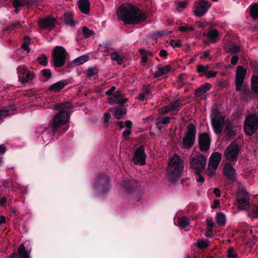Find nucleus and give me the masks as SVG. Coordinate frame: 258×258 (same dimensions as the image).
<instances>
[{
	"label": "nucleus",
	"mask_w": 258,
	"mask_h": 258,
	"mask_svg": "<svg viewBox=\"0 0 258 258\" xmlns=\"http://www.w3.org/2000/svg\"><path fill=\"white\" fill-rule=\"evenodd\" d=\"M115 90V87L113 86L109 90L107 91L105 93V94L107 95H111L112 94L113 92Z\"/></svg>",
	"instance_id": "13d9d810"
},
{
	"label": "nucleus",
	"mask_w": 258,
	"mask_h": 258,
	"mask_svg": "<svg viewBox=\"0 0 258 258\" xmlns=\"http://www.w3.org/2000/svg\"><path fill=\"white\" fill-rule=\"evenodd\" d=\"M110 57L111 59L113 61H115L118 64H120L122 63L123 57L117 52H113L111 54Z\"/></svg>",
	"instance_id": "c756f323"
},
{
	"label": "nucleus",
	"mask_w": 258,
	"mask_h": 258,
	"mask_svg": "<svg viewBox=\"0 0 258 258\" xmlns=\"http://www.w3.org/2000/svg\"><path fill=\"white\" fill-rule=\"evenodd\" d=\"M37 60L39 64L42 66H45L47 64V57L44 54H42L40 56L38 57L37 58Z\"/></svg>",
	"instance_id": "49530a36"
},
{
	"label": "nucleus",
	"mask_w": 258,
	"mask_h": 258,
	"mask_svg": "<svg viewBox=\"0 0 258 258\" xmlns=\"http://www.w3.org/2000/svg\"><path fill=\"white\" fill-rule=\"evenodd\" d=\"M131 133V131L130 129L125 130L123 131L122 134L124 137H128Z\"/></svg>",
	"instance_id": "680f3d73"
},
{
	"label": "nucleus",
	"mask_w": 258,
	"mask_h": 258,
	"mask_svg": "<svg viewBox=\"0 0 258 258\" xmlns=\"http://www.w3.org/2000/svg\"><path fill=\"white\" fill-rule=\"evenodd\" d=\"M98 73L97 68L95 67H91L88 69L86 71V76L88 77H92Z\"/></svg>",
	"instance_id": "4c0bfd02"
},
{
	"label": "nucleus",
	"mask_w": 258,
	"mask_h": 258,
	"mask_svg": "<svg viewBox=\"0 0 258 258\" xmlns=\"http://www.w3.org/2000/svg\"><path fill=\"white\" fill-rule=\"evenodd\" d=\"M187 5V3L186 2H178V6L179 8H185Z\"/></svg>",
	"instance_id": "0e129e2a"
},
{
	"label": "nucleus",
	"mask_w": 258,
	"mask_h": 258,
	"mask_svg": "<svg viewBox=\"0 0 258 258\" xmlns=\"http://www.w3.org/2000/svg\"><path fill=\"white\" fill-rule=\"evenodd\" d=\"M72 106V104L70 102H66L64 103H59L54 107L55 109H64L70 108Z\"/></svg>",
	"instance_id": "c9c22d12"
},
{
	"label": "nucleus",
	"mask_w": 258,
	"mask_h": 258,
	"mask_svg": "<svg viewBox=\"0 0 258 258\" xmlns=\"http://www.w3.org/2000/svg\"><path fill=\"white\" fill-rule=\"evenodd\" d=\"M252 211V216L255 218H258V206L255 207Z\"/></svg>",
	"instance_id": "6e6d98bb"
},
{
	"label": "nucleus",
	"mask_w": 258,
	"mask_h": 258,
	"mask_svg": "<svg viewBox=\"0 0 258 258\" xmlns=\"http://www.w3.org/2000/svg\"><path fill=\"white\" fill-rule=\"evenodd\" d=\"M184 137L182 140V145L184 148L189 149L191 148L195 141L196 137V127L192 123H189L186 128Z\"/></svg>",
	"instance_id": "0eeeda50"
},
{
	"label": "nucleus",
	"mask_w": 258,
	"mask_h": 258,
	"mask_svg": "<svg viewBox=\"0 0 258 258\" xmlns=\"http://www.w3.org/2000/svg\"><path fill=\"white\" fill-rule=\"evenodd\" d=\"M251 88L258 95V76L254 75L251 78Z\"/></svg>",
	"instance_id": "7c9ffc66"
},
{
	"label": "nucleus",
	"mask_w": 258,
	"mask_h": 258,
	"mask_svg": "<svg viewBox=\"0 0 258 258\" xmlns=\"http://www.w3.org/2000/svg\"><path fill=\"white\" fill-rule=\"evenodd\" d=\"M206 223H207V227L208 228H210V229H212L213 227H214V223L213 222V220L211 218H207L206 219Z\"/></svg>",
	"instance_id": "603ef678"
},
{
	"label": "nucleus",
	"mask_w": 258,
	"mask_h": 258,
	"mask_svg": "<svg viewBox=\"0 0 258 258\" xmlns=\"http://www.w3.org/2000/svg\"><path fill=\"white\" fill-rule=\"evenodd\" d=\"M104 121L107 123L109 121V120L110 118V114L109 113H105L104 115Z\"/></svg>",
	"instance_id": "e2e57ef3"
},
{
	"label": "nucleus",
	"mask_w": 258,
	"mask_h": 258,
	"mask_svg": "<svg viewBox=\"0 0 258 258\" xmlns=\"http://www.w3.org/2000/svg\"><path fill=\"white\" fill-rule=\"evenodd\" d=\"M238 60V56L236 55H234L231 58V63L233 65H235L237 63Z\"/></svg>",
	"instance_id": "5fc2aeb1"
},
{
	"label": "nucleus",
	"mask_w": 258,
	"mask_h": 258,
	"mask_svg": "<svg viewBox=\"0 0 258 258\" xmlns=\"http://www.w3.org/2000/svg\"><path fill=\"white\" fill-rule=\"evenodd\" d=\"M89 60V56L83 55L74 59L73 62L76 66L82 64Z\"/></svg>",
	"instance_id": "2f4dec72"
},
{
	"label": "nucleus",
	"mask_w": 258,
	"mask_h": 258,
	"mask_svg": "<svg viewBox=\"0 0 258 258\" xmlns=\"http://www.w3.org/2000/svg\"><path fill=\"white\" fill-rule=\"evenodd\" d=\"M170 44L173 48L180 47L181 46L180 41L179 40H171L170 41Z\"/></svg>",
	"instance_id": "de8ad7c7"
},
{
	"label": "nucleus",
	"mask_w": 258,
	"mask_h": 258,
	"mask_svg": "<svg viewBox=\"0 0 258 258\" xmlns=\"http://www.w3.org/2000/svg\"><path fill=\"white\" fill-rule=\"evenodd\" d=\"M186 78L187 76L185 74H181L179 77V80L181 83L184 84L186 83L185 81Z\"/></svg>",
	"instance_id": "864d4df0"
},
{
	"label": "nucleus",
	"mask_w": 258,
	"mask_h": 258,
	"mask_svg": "<svg viewBox=\"0 0 258 258\" xmlns=\"http://www.w3.org/2000/svg\"><path fill=\"white\" fill-rule=\"evenodd\" d=\"M6 150V147L4 145H0V154H4Z\"/></svg>",
	"instance_id": "052dcab7"
},
{
	"label": "nucleus",
	"mask_w": 258,
	"mask_h": 258,
	"mask_svg": "<svg viewBox=\"0 0 258 258\" xmlns=\"http://www.w3.org/2000/svg\"><path fill=\"white\" fill-rule=\"evenodd\" d=\"M238 207L240 210H248L250 208L249 198L244 189L239 190L236 195Z\"/></svg>",
	"instance_id": "9d476101"
},
{
	"label": "nucleus",
	"mask_w": 258,
	"mask_h": 258,
	"mask_svg": "<svg viewBox=\"0 0 258 258\" xmlns=\"http://www.w3.org/2000/svg\"><path fill=\"white\" fill-rule=\"evenodd\" d=\"M250 14L251 16L253 19H256L258 18V5H253L250 9Z\"/></svg>",
	"instance_id": "58836bf2"
},
{
	"label": "nucleus",
	"mask_w": 258,
	"mask_h": 258,
	"mask_svg": "<svg viewBox=\"0 0 258 258\" xmlns=\"http://www.w3.org/2000/svg\"><path fill=\"white\" fill-rule=\"evenodd\" d=\"M19 81L23 84L26 83L33 80L35 78L34 73L27 71L24 66H19L17 68Z\"/></svg>",
	"instance_id": "ddd939ff"
},
{
	"label": "nucleus",
	"mask_w": 258,
	"mask_h": 258,
	"mask_svg": "<svg viewBox=\"0 0 258 258\" xmlns=\"http://www.w3.org/2000/svg\"><path fill=\"white\" fill-rule=\"evenodd\" d=\"M66 84L65 81H60L50 86L49 90L55 92H59L64 87Z\"/></svg>",
	"instance_id": "4be33fe9"
},
{
	"label": "nucleus",
	"mask_w": 258,
	"mask_h": 258,
	"mask_svg": "<svg viewBox=\"0 0 258 258\" xmlns=\"http://www.w3.org/2000/svg\"><path fill=\"white\" fill-rule=\"evenodd\" d=\"M236 255L233 253V250L232 249H229L228 250V258H235Z\"/></svg>",
	"instance_id": "4d7b16f0"
},
{
	"label": "nucleus",
	"mask_w": 258,
	"mask_h": 258,
	"mask_svg": "<svg viewBox=\"0 0 258 258\" xmlns=\"http://www.w3.org/2000/svg\"><path fill=\"white\" fill-rule=\"evenodd\" d=\"M28 3L27 0H13V5L15 8L23 7Z\"/></svg>",
	"instance_id": "ea45409f"
},
{
	"label": "nucleus",
	"mask_w": 258,
	"mask_h": 258,
	"mask_svg": "<svg viewBox=\"0 0 258 258\" xmlns=\"http://www.w3.org/2000/svg\"><path fill=\"white\" fill-rule=\"evenodd\" d=\"M197 247L200 249H203L208 247L209 245V241L208 240H204L203 239H199L197 242Z\"/></svg>",
	"instance_id": "f704fd0d"
},
{
	"label": "nucleus",
	"mask_w": 258,
	"mask_h": 258,
	"mask_svg": "<svg viewBox=\"0 0 258 258\" xmlns=\"http://www.w3.org/2000/svg\"><path fill=\"white\" fill-rule=\"evenodd\" d=\"M222 172L223 175L228 180L232 182H235L236 180V171L231 163L228 162L225 163L223 166Z\"/></svg>",
	"instance_id": "4468645a"
},
{
	"label": "nucleus",
	"mask_w": 258,
	"mask_h": 258,
	"mask_svg": "<svg viewBox=\"0 0 258 258\" xmlns=\"http://www.w3.org/2000/svg\"><path fill=\"white\" fill-rule=\"evenodd\" d=\"M126 113V109L124 107H117L116 108V111L114 116L117 119H120Z\"/></svg>",
	"instance_id": "473e14b6"
},
{
	"label": "nucleus",
	"mask_w": 258,
	"mask_h": 258,
	"mask_svg": "<svg viewBox=\"0 0 258 258\" xmlns=\"http://www.w3.org/2000/svg\"><path fill=\"white\" fill-rule=\"evenodd\" d=\"M214 193L217 197H219L221 196L220 190L218 188H215L214 189Z\"/></svg>",
	"instance_id": "774afa93"
},
{
	"label": "nucleus",
	"mask_w": 258,
	"mask_h": 258,
	"mask_svg": "<svg viewBox=\"0 0 258 258\" xmlns=\"http://www.w3.org/2000/svg\"><path fill=\"white\" fill-rule=\"evenodd\" d=\"M221 158V154L218 152L214 153L211 155L209 159L207 169L205 171L206 175L211 177L216 174Z\"/></svg>",
	"instance_id": "423d86ee"
},
{
	"label": "nucleus",
	"mask_w": 258,
	"mask_h": 258,
	"mask_svg": "<svg viewBox=\"0 0 258 258\" xmlns=\"http://www.w3.org/2000/svg\"><path fill=\"white\" fill-rule=\"evenodd\" d=\"M206 92L205 88L202 86L197 90H196V95L198 96H200Z\"/></svg>",
	"instance_id": "09e8293b"
},
{
	"label": "nucleus",
	"mask_w": 258,
	"mask_h": 258,
	"mask_svg": "<svg viewBox=\"0 0 258 258\" xmlns=\"http://www.w3.org/2000/svg\"><path fill=\"white\" fill-rule=\"evenodd\" d=\"M69 118V114L67 111H59L53 116L52 120L50 122L49 126L53 132H55L57 128L67 123Z\"/></svg>",
	"instance_id": "39448f33"
},
{
	"label": "nucleus",
	"mask_w": 258,
	"mask_h": 258,
	"mask_svg": "<svg viewBox=\"0 0 258 258\" xmlns=\"http://www.w3.org/2000/svg\"><path fill=\"white\" fill-rule=\"evenodd\" d=\"M22 47L23 49H24V50H26L27 51V52H29L30 51V49L28 46V44H27V43H24L22 45Z\"/></svg>",
	"instance_id": "69168bd1"
},
{
	"label": "nucleus",
	"mask_w": 258,
	"mask_h": 258,
	"mask_svg": "<svg viewBox=\"0 0 258 258\" xmlns=\"http://www.w3.org/2000/svg\"><path fill=\"white\" fill-rule=\"evenodd\" d=\"M146 155L145 153L144 148L140 146L137 148L135 152L133 158V162L135 164L144 165L146 164Z\"/></svg>",
	"instance_id": "dca6fc26"
},
{
	"label": "nucleus",
	"mask_w": 258,
	"mask_h": 258,
	"mask_svg": "<svg viewBox=\"0 0 258 258\" xmlns=\"http://www.w3.org/2000/svg\"><path fill=\"white\" fill-rule=\"evenodd\" d=\"M25 243L21 244L18 248V255L20 258H31V250H28L25 248ZM18 255L16 254H13L10 258H17Z\"/></svg>",
	"instance_id": "a211bd4d"
},
{
	"label": "nucleus",
	"mask_w": 258,
	"mask_h": 258,
	"mask_svg": "<svg viewBox=\"0 0 258 258\" xmlns=\"http://www.w3.org/2000/svg\"><path fill=\"white\" fill-rule=\"evenodd\" d=\"M67 56V52L65 49L59 46H56L53 52V61L54 65L56 67H60L62 66L66 61Z\"/></svg>",
	"instance_id": "6e6552de"
},
{
	"label": "nucleus",
	"mask_w": 258,
	"mask_h": 258,
	"mask_svg": "<svg viewBox=\"0 0 258 258\" xmlns=\"http://www.w3.org/2000/svg\"><path fill=\"white\" fill-rule=\"evenodd\" d=\"M118 18L125 24H138L144 21L147 14L131 4L120 6L117 11Z\"/></svg>",
	"instance_id": "f257e3e1"
},
{
	"label": "nucleus",
	"mask_w": 258,
	"mask_h": 258,
	"mask_svg": "<svg viewBox=\"0 0 258 258\" xmlns=\"http://www.w3.org/2000/svg\"><path fill=\"white\" fill-rule=\"evenodd\" d=\"M82 33L84 37L86 38H88L93 35L94 34L92 30H89L86 27H83L82 28Z\"/></svg>",
	"instance_id": "c03bdc74"
},
{
	"label": "nucleus",
	"mask_w": 258,
	"mask_h": 258,
	"mask_svg": "<svg viewBox=\"0 0 258 258\" xmlns=\"http://www.w3.org/2000/svg\"><path fill=\"white\" fill-rule=\"evenodd\" d=\"M170 70V68L168 66H165L160 67L158 71L154 74V78H158L163 75L167 74Z\"/></svg>",
	"instance_id": "393cba45"
},
{
	"label": "nucleus",
	"mask_w": 258,
	"mask_h": 258,
	"mask_svg": "<svg viewBox=\"0 0 258 258\" xmlns=\"http://www.w3.org/2000/svg\"><path fill=\"white\" fill-rule=\"evenodd\" d=\"M178 223L181 227L185 228L189 224V220L186 217H183L179 219Z\"/></svg>",
	"instance_id": "a19ab883"
},
{
	"label": "nucleus",
	"mask_w": 258,
	"mask_h": 258,
	"mask_svg": "<svg viewBox=\"0 0 258 258\" xmlns=\"http://www.w3.org/2000/svg\"><path fill=\"white\" fill-rule=\"evenodd\" d=\"M63 20L65 24L71 26H74L76 24L73 20L72 15L70 13H65L63 17Z\"/></svg>",
	"instance_id": "a878e982"
},
{
	"label": "nucleus",
	"mask_w": 258,
	"mask_h": 258,
	"mask_svg": "<svg viewBox=\"0 0 258 258\" xmlns=\"http://www.w3.org/2000/svg\"><path fill=\"white\" fill-rule=\"evenodd\" d=\"M194 30V28L192 26H181L179 28V30L180 31H192Z\"/></svg>",
	"instance_id": "3c124183"
},
{
	"label": "nucleus",
	"mask_w": 258,
	"mask_h": 258,
	"mask_svg": "<svg viewBox=\"0 0 258 258\" xmlns=\"http://www.w3.org/2000/svg\"><path fill=\"white\" fill-rule=\"evenodd\" d=\"M207 36L212 43H215L219 38V32L216 29H211L209 31Z\"/></svg>",
	"instance_id": "b1692460"
},
{
	"label": "nucleus",
	"mask_w": 258,
	"mask_h": 258,
	"mask_svg": "<svg viewBox=\"0 0 258 258\" xmlns=\"http://www.w3.org/2000/svg\"><path fill=\"white\" fill-rule=\"evenodd\" d=\"M239 152L238 146L236 144H232L226 149L224 155L228 161L233 162L237 160Z\"/></svg>",
	"instance_id": "2eb2a0df"
},
{
	"label": "nucleus",
	"mask_w": 258,
	"mask_h": 258,
	"mask_svg": "<svg viewBox=\"0 0 258 258\" xmlns=\"http://www.w3.org/2000/svg\"><path fill=\"white\" fill-rule=\"evenodd\" d=\"M182 104L180 103L178 101H176L170 105L165 106L163 109V112L167 113L171 110L176 109L180 105H182Z\"/></svg>",
	"instance_id": "cd10ccee"
},
{
	"label": "nucleus",
	"mask_w": 258,
	"mask_h": 258,
	"mask_svg": "<svg viewBox=\"0 0 258 258\" xmlns=\"http://www.w3.org/2000/svg\"><path fill=\"white\" fill-rule=\"evenodd\" d=\"M210 138L207 133H202L199 135V144L200 149L202 151H206L209 149Z\"/></svg>",
	"instance_id": "f3484780"
},
{
	"label": "nucleus",
	"mask_w": 258,
	"mask_h": 258,
	"mask_svg": "<svg viewBox=\"0 0 258 258\" xmlns=\"http://www.w3.org/2000/svg\"><path fill=\"white\" fill-rule=\"evenodd\" d=\"M151 96L150 91L147 89L143 93H140L138 99L141 101H144L149 98Z\"/></svg>",
	"instance_id": "e433bc0d"
},
{
	"label": "nucleus",
	"mask_w": 258,
	"mask_h": 258,
	"mask_svg": "<svg viewBox=\"0 0 258 258\" xmlns=\"http://www.w3.org/2000/svg\"><path fill=\"white\" fill-rule=\"evenodd\" d=\"M194 13L197 17H202L211 7V4L208 0H197L195 2Z\"/></svg>",
	"instance_id": "f8f14e48"
},
{
	"label": "nucleus",
	"mask_w": 258,
	"mask_h": 258,
	"mask_svg": "<svg viewBox=\"0 0 258 258\" xmlns=\"http://www.w3.org/2000/svg\"><path fill=\"white\" fill-rule=\"evenodd\" d=\"M200 174L201 173H199V174H198L199 177H198V178L197 179V181L198 182L203 183L205 181V179Z\"/></svg>",
	"instance_id": "338daca9"
},
{
	"label": "nucleus",
	"mask_w": 258,
	"mask_h": 258,
	"mask_svg": "<svg viewBox=\"0 0 258 258\" xmlns=\"http://www.w3.org/2000/svg\"><path fill=\"white\" fill-rule=\"evenodd\" d=\"M109 183L108 177L103 174H99L97 177V179L96 184L98 185H100L102 187H104L108 185Z\"/></svg>",
	"instance_id": "5701e85b"
},
{
	"label": "nucleus",
	"mask_w": 258,
	"mask_h": 258,
	"mask_svg": "<svg viewBox=\"0 0 258 258\" xmlns=\"http://www.w3.org/2000/svg\"><path fill=\"white\" fill-rule=\"evenodd\" d=\"M227 50L231 53H236L240 50V47L238 45L230 43L227 46Z\"/></svg>",
	"instance_id": "72a5a7b5"
},
{
	"label": "nucleus",
	"mask_w": 258,
	"mask_h": 258,
	"mask_svg": "<svg viewBox=\"0 0 258 258\" xmlns=\"http://www.w3.org/2000/svg\"><path fill=\"white\" fill-rule=\"evenodd\" d=\"M21 25L19 23H14L9 27H8L5 31L9 32H12L13 30L16 29H19L21 28Z\"/></svg>",
	"instance_id": "a18cd8bd"
},
{
	"label": "nucleus",
	"mask_w": 258,
	"mask_h": 258,
	"mask_svg": "<svg viewBox=\"0 0 258 258\" xmlns=\"http://www.w3.org/2000/svg\"><path fill=\"white\" fill-rule=\"evenodd\" d=\"M207 163V157L200 153L192 154L190 157V166L197 174L201 173L204 169Z\"/></svg>",
	"instance_id": "20e7f679"
},
{
	"label": "nucleus",
	"mask_w": 258,
	"mask_h": 258,
	"mask_svg": "<svg viewBox=\"0 0 258 258\" xmlns=\"http://www.w3.org/2000/svg\"><path fill=\"white\" fill-rule=\"evenodd\" d=\"M38 23L42 29H51L55 26V20L52 18H47L39 19Z\"/></svg>",
	"instance_id": "6ab92c4d"
},
{
	"label": "nucleus",
	"mask_w": 258,
	"mask_h": 258,
	"mask_svg": "<svg viewBox=\"0 0 258 258\" xmlns=\"http://www.w3.org/2000/svg\"><path fill=\"white\" fill-rule=\"evenodd\" d=\"M183 167V162L179 156L174 154L170 157L166 168V175L169 180L173 182L179 178L181 175Z\"/></svg>",
	"instance_id": "f03ea898"
},
{
	"label": "nucleus",
	"mask_w": 258,
	"mask_h": 258,
	"mask_svg": "<svg viewBox=\"0 0 258 258\" xmlns=\"http://www.w3.org/2000/svg\"><path fill=\"white\" fill-rule=\"evenodd\" d=\"M246 73V70L242 67L239 66L237 67L235 79L236 90L239 91L244 98L250 96V92L248 85L245 84L244 82Z\"/></svg>",
	"instance_id": "7ed1b4c3"
},
{
	"label": "nucleus",
	"mask_w": 258,
	"mask_h": 258,
	"mask_svg": "<svg viewBox=\"0 0 258 258\" xmlns=\"http://www.w3.org/2000/svg\"><path fill=\"white\" fill-rule=\"evenodd\" d=\"M209 67L208 65H201L198 64L197 66V72L200 74V76H206L209 70Z\"/></svg>",
	"instance_id": "c85d7f7f"
},
{
	"label": "nucleus",
	"mask_w": 258,
	"mask_h": 258,
	"mask_svg": "<svg viewBox=\"0 0 258 258\" xmlns=\"http://www.w3.org/2000/svg\"><path fill=\"white\" fill-rule=\"evenodd\" d=\"M170 119L171 117L168 116L164 117L163 118H158L156 122V124L157 127L159 129H161V128L164 127V125H166L170 122Z\"/></svg>",
	"instance_id": "bb28decb"
},
{
	"label": "nucleus",
	"mask_w": 258,
	"mask_h": 258,
	"mask_svg": "<svg viewBox=\"0 0 258 258\" xmlns=\"http://www.w3.org/2000/svg\"><path fill=\"white\" fill-rule=\"evenodd\" d=\"M212 127L216 133H220L223 129L224 118L217 111H213L211 115Z\"/></svg>",
	"instance_id": "9b49d317"
},
{
	"label": "nucleus",
	"mask_w": 258,
	"mask_h": 258,
	"mask_svg": "<svg viewBox=\"0 0 258 258\" xmlns=\"http://www.w3.org/2000/svg\"><path fill=\"white\" fill-rule=\"evenodd\" d=\"M217 74V72L214 71H208L206 75L205 76L207 78H214Z\"/></svg>",
	"instance_id": "8fccbe9b"
},
{
	"label": "nucleus",
	"mask_w": 258,
	"mask_h": 258,
	"mask_svg": "<svg viewBox=\"0 0 258 258\" xmlns=\"http://www.w3.org/2000/svg\"><path fill=\"white\" fill-rule=\"evenodd\" d=\"M258 127V115H250L246 117L244 122V129L248 135H253Z\"/></svg>",
	"instance_id": "1a4fd4ad"
},
{
	"label": "nucleus",
	"mask_w": 258,
	"mask_h": 258,
	"mask_svg": "<svg viewBox=\"0 0 258 258\" xmlns=\"http://www.w3.org/2000/svg\"><path fill=\"white\" fill-rule=\"evenodd\" d=\"M207 230L205 233V235L207 237H210L211 236V235H212V233L213 232V230H212V229H210V228H207Z\"/></svg>",
	"instance_id": "bf43d9fd"
},
{
	"label": "nucleus",
	"mask_w": 258,
	"mask_h": 258,
	"mask_svg": "<svg viewBox=\"0 0 258 258\" xmlns=\"http://www.w3.org/2000/svg\"><path fill=\"white\" fill-rule=\"evenodd\" d=\"M127 101V99L124 98L121 94H117L113 95L108 98V102L111 104H123Z\"/></svg>",
	"instance_id": "aec40b11"
},
{
	"label": "nucleus",
	"mask_w": 258,
	"mask_h": 258,
	"mask_svg": "<svg viewBox=\"0 0 258 258\" xmlns=\"http://www.w3.org/2000/svg\"><path fill=\"white\" fill-rule=\"evenodd\" d=\"M78 7L82 13L88 14L90 12V3L88 0H79L78 2Z\"/></svg>",
	"instance_id": "412c9836"
},
{
	"label": "nucleus",
	"mask_w": 258,
	"mask_h": 258,
	"mask_svg": "<svg viewBox=\"0 0 258 258\" xmlns=\"http://www.w3.org/2000/svg\"><path fill=\"white\" fill-rule=\"evenodd\" d=\"M216 220L219 225H223L225 223V216L223 214L219 213L217 214Z\"/></svg>",
	"instance_id": "79ce46f5"
},
{
	"label": "nucleus",
	"mask_w": 258,
	"mask_h": 258,
	"mask_svg": "<svg viewBox=\"0 0 258 258\" xmlns=\"http://www.w3.org/2000/svg\"><path fill=\"white\" fill-rule=\"evenodd\" d=\"M42 75L44 77L45 81L49 80L51 77V72L50 70L44 69L42 71Z\"/></svg>",
	"instance_id": "37998d69"
}]
</instances>
